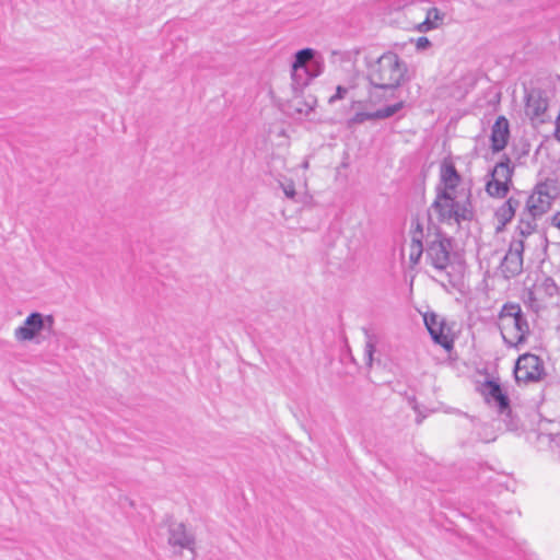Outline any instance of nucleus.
<instances>
[{
  "label": "nucleus",
  "mask_w": 560,
  "mask_h": 560,
  "mask_svg": "<svg viewBox=\"0 0 560 560\" xmlns=\"http://www.w3.org/2000/svg\"><path fill=\"white\" fill-rule=\"evenodd\" d=\"M451 240L443 235L435 226L433 231L428 226L425 235V255L430 265L439 273V282L443 288H455L460 275L455 266L450 264Z\"/></svg>",
  "instance_id": "nucleus-1"
},
{
  "label": "nucleus",
  "mask_w": 560,
  "mask_h": 560,
  "mask_svg": "<svg viewBox=\"0 0 560 560\" xmlns=\"http://www.w3.org/2000/svg\"><path fill=\"white\" fill-rule=\"evenodd\" d=\"M503 342L509 348L518 349L527 342L530 328L526 315L517 303H505L497 320Z\"/></svg>",
  "instance_id": "nucleus-2"
},
{
  "label": "nucleus",
  "mask_w": 560,
  "mask_h": 560,
  "mask_svg": "<svg viewBox=\"0 0 560 560\" xmlns=\"http://www.w3.org/2000/svg\"><path fill=\"white\" fill-rule=\"evenodd\" d=\"M407 66L395 52L387 51L371 62L368 79L376 89L395 90L406 78Z\"/></svg>",
  "instance_id": "nucleus-3"
},
{
  "label": "nucleus",
  "mask_w": 560,
  "mask_h": 560,
  "mask_svg": "<svg viewBox=\"0 0 560 560\" xmlns=\"http://www.w3.org/2000/svg\"><path fill=\"white\" fill-rule=\"evenodd\" d=\"M429 215L430 218L435 217L439 222L450 225L471 220L472 209L469 196L436 194Z\"/></svg>",
  "instance_id": "nucleus-4"
},
{
  "label": "nucleus",
  "mask_w": 560,
  "mask_h": 560,
  "mask_svg": "<svg viewBox=\"0 0 560 560\" xmlns=\"http://www.w3.org/2000/svg\"><path fill=\"white\" fill-rule=\"evenodd\" d=\"M55 325L52 315H45L39 312H32L24 319L22 325L13 331V337L18 342H40L44 332L51 334Z\"/></svg>",
  "instance_id": "nucleus-5"
},
{
  "label": "nucleus",
  "mask_w": 560,
  "mask_h": 560,
  "mask_svg": "<svg viewBox=\"0 0 560 560\" xmlns=\"http://www.w3.org/2000/svg\"><path fill=\"white\" fill-rule=\"evenodd\" d=\"M544 374V362L538 355L524 353L518 357L514 368V376L517 383L537 382Z\"/></svg>",
  "instance_id": "nucleus-6"
},
{
  "label": "nucleus",
  "mask_w": 560,
  "mask_h": 560,
  "mask_svg": "<svg viewBox=\"0 0 560 560\" xmlns=\"http://www.w3.org/2000/svg\"><path fill=\"white\" fill-rule=\"evenodd\" d=\"M436 194L448 196H468L462 187V176L452 163L443 162L440 166V178Z\"/></svg>",
  "instance_id": "nucleus-7"
},
{
  "label": "nucleus",
  "mask_w": 560,
  "mask_h": 560,
  "mask_svg": "<svg viewBox=\"0 0 560 560\" xmlns=\"http://www.w3.org/2000/svg\"><path fill=\"white\" fill-rule=\"evenodd\" d=\"M313 48H303L295 52L291 67L292 89L301 92L311 83V74L307 70V62L313 58Z\"/></svg>",
  "instance_id": "nucleus-8"
},
{
  "label": "nucleus",
  "mask_w": 560,
  "mask_h": 560,
  "mask_svg": "<svg viewBox=\"0 0 560 560\" xmlns=\"http://www.w3.org/2000/svg\"><path fill=\"white\" fill-rule=\"evenodd\" d=\"M555 196L548 184H538L526 201V213L533 219L542 217L549 211Z\"/></svg>",
  "instance_id": "nucleus-9"
},
{
  "label": "nucleus",
  "mask_w": 560,
  "mask_h": 560,
  "mask_svg": "<svg viewBox=\"0 0 560 560\" xmlns=\"http://www.w3.org/2000/svg\"><path fill=\"white\" fill-rule=\"evenodd\" d=\"M410 234V243L401 249V255L404 257L407 255L410 266L413 267L419 262L424 252L427 235V232H424V225L419 221V219L412 220Z\"/></svg>",
  "instance_id": "nucleus-10"
},
{
  "label": "nucleus",
  "mask_w": 560,
  "mask_h": 560,
  "mask_svg": "<svg viewBox=\"0 0 560 560\" xmlns=\"http://www.w3.org/2000/svg\"><path fill=\"white\" fill-rule=\"evenodd\" d=\"M423 320L433 341L445 350H451L453 339L450 337V328L446 326L444 318L433 312H427L423 315Z\"/></svg>",
  "instance_id": "nucleus-11"
},
{
  "label": "nucleus",
  "mask_w": 560,
  "mask_h": 560,
  "mask_svg": "<svg viewBox=\"0 0 560 560\" xmlns=\"http://www.w3.org/2000/svg\"><path fill=\"white\" fill-rule=\"evenodd\" d=\"M525 245L518 240H512L508 253L502 259L501 269L506 278L517 276L523 270V253Z\"/></svg>",
  "instance_id": "nucleus-12"
},
{
  "label": "nucleus",
  "mask_w": 560,
  "mask_h": 560,
  "mask_svg": "<svg viewBox=\"0 0 560 560\" xmlns=\"http://www.w3.org/2000/svg\"><path fill=\"white\" fill-rule=\"evenodd\" d=\"M483 394L487 402L494 406L499 412L503 413L510 409L509 397L499 383L494 381L486 382Z\"/></svg>",
  "instance_id": "nucleus-13"
},
{
  "label": "nucleus",
  "mask_w": 560,
  "mask_h": 560,
  "mask_svg": "<svg viewBox=\"0 0 560 560\" xmlns=\"http://www.w3.org/2000/svg\"><path fill=\"white\" fill-rule=\"evenodd\" d=\"M404 107V102L388 105L375 112H357L349 120L350 125H361L368 120H377L392 117Z\"/></svg>",
  "instance_id": "nucleus-14"
},
{
  "label": "nucleus",
  "mask_w": 560,
  "mask_h": 560,
  "mask_svg": "<svg viewBox=\"0 0 560 560\" xmlns=\"http://www.w3.org/2000/svg\"><path fill=\"white\" fill-rule=\"evenodd\" d=\"M168 542L182 549L195 551V537L187 532L183 523L173 524L170 529Z\"/></svg>",
  "instance_id": "nucleus-15"
},
{
  "label": "nucleus",
  "mask_w": 560,
  "mask_h": 560,
  "mask_svg": "<svg viewBox=\"0 0 560 560\" xmlns=\"http://www.w3.org/2000/svg\"><path fill=\"white\" fill-rule=\"evenodd\" d=\"M510 137L509 121L505 117L500 116L491 129V148L494 152L503 150Z\"/></svg>",
  "instance_id": "nucleus-16"
},
{
  "label": "nucleus",
  "mask_w": 560,
  "mask_h": 560,
  "mask_svg": "<svg viewBox=\"0 0 560 560\" xmlns=\"http://www.w3.org/2000/svg\"><path fill=\"white\" fill-rule=\"evenodd\" d=\"M558 295V287L551 278H545L530 292L534 302L546 303Z\"/></svg>",
  "instance_id": "nucleus-17"
},
{
  "label": "nucleus",
  "mask_w": 560,
  "mask_h": 560,
  "mask_svg": "<svg viewBox=\"0 0 560 560\" xmlns=\"http://www.w3.org/2000/svg\"><path fill=\"white\" fill-rule=\"evenodd\" d=\"M548 102L538 91H532L526 97L525 110L532 118L540 117L547 109Z\"/></svg>",
  "instance_id": "nucleus-18"
},
{
  "label": "nucleus",
  "mask_w": 560,
  "mask_h": 560,
  "mask_svg": "<svg viewBox=\"0 0 560 560\" xmlns=\"http://www.w3.org/2000/svg\"><path fill=\"white\" fill-rule=\"evenodd\" d=\"M536 219L529 217L526 212H524L520 219L518 225L515 229L514 235L512 240H518L526 246V242L536 232Z\"/></svg>",
  "instance_id": "nucleus-19"
},
{
  "label": "nucleus",
  "mask_w": 560,
  "mask_h": 560,
  "mask_svg": "<svg viewBox=\"0 0 560 560\" xmlns=\"http://www.w3.org/2000/svg\"><path fill=\"white\" fill-rule=\"evenodd\" d=\"M520 206L517 199L510 197L503 205H501L495 211V219L500 226L498 230L504 228L515 215V212Z\"/></svg>",
  "instance_id": "nucleus-20"
},
{
  "label": "nucleus",
  "mask_w": 560,
  "mask_h": 560,
  "mask_svg": "<svg viewBox=\"0 0 560 560\" xmlns=\"http://www.w3.org/2000/svg\"><path fill=\"white\" fill-rule=\"evenodd\" d=\"M511 185L498 179L495 177H492L489 175V179L486 183V191L489 196L494 198H504L509 190Z\"/></svg>",
  "instance_id": "nucleus-21"
},
{
  "label": "nucleus",
  "mask_w": 560,
  "mask_h": 560,
  "mask_svg": "<svg viewBox=\"0 0 560 560\" xmlns=\"http://www.w3.org/2000/svg\"><path fill=\"white\" fill-rule=\"evenodd\" d=\"M513 172L514 167L511 165V161L505 159L497 163L489 175L512 185Z\"/></svg>",
  "instance_id": "nucleus-22"
},
{
  "label": "nucleus",
  "mask_w": 560,
  "mask_h": 560,
  "mask_svg": "<svg viewBox=\"0 0 560 560\" xmlns=\"http://www.w3.org/2000/svg\"><path fill=\"white\" fill-rule=\"evenodd\" d=\"M325 69L323 57L314 50L313 58L307 62V70L311 74V81L319 77Z\"/></svg>",
  "instance_id": "nucleus-23"
},
{
  "label": "nucleus",
  "mask_w": 560,
  "mask_h": 560,
  "mask_svg": "<svg viewBox=\"0 0 560 560\" xmlns=\"http://www.w3.org/2000/svg\"><path fill=\"white\" fill-rule=\"evenodd\" d=\"M365 334V348H364V358L368 365H372L373 355L375 352V340L374 337L370 334L368 329H364Z\"/></svg>",
  "instance_id": "nucleus-24"
},
{
  "label": "nucleus",
  "mask_w": 560,
  "mask_h": 560,
  "mask_svg": "<svg viewBox=\"0 0 560 560\" xmlns=\"http://www.w3.org/2000/svg\"><path fill=\"white\" fill-rule=\"evenodd\" d=\"M432 18H434V20L439 19V11L435 8H432L427 12L425 20L419 24L418 30L420 32H428L434 28L436 24L434 21H432Z\"/></svg>",
  "instance_id": "nucleus-25"
},
{
  "label": "nucleus",
  "mask_w": 560,
  "mask_h": 560,
  "mask_svg": "<svg viewBox=\"0 0 560 560\" xmlns=\"http://www.w3.org/2000/svg\"><path fill=\"white\" fill-rule=\"evenodd\" d=\"M280 186H281L282 191L287 198H289V199L295 198L296 191H295V185H294L293 180L283 182L280 184Z\"/></svg>",
  "instance_id": "nucleus-26"
},
{
  "label": "nucleus",
  "mask_w": 560,
  "mask_h": 560,
  "mask_svg": "<svg viewBox=\"0 0 560 560\" xmlns=\"http://www.w3.org/2000/svg\"><path fill=\"white\" fill-rule=\"evenodd\" d=\"M348 91H349V90H348V88L342 86V85H338V86L336 88V92H335V94H334V95H331V96L328 98V103H329V104H334V103H336V102H338V101L343 100V98L347 96Z\"/></svg>",
  "instance_id": "nucleus-27"
},
{
  "label": "nucleus",
  "mask_w": 560,
  "mask_h": 560,
  "mask_svg": "<svg viewBox=\"0 0 560 560\" xmlns=\"http://www.w3.org/2000/svg\"><path fill=\"white\" fill-rule=\"evenodd\" d=\"M416 46L418 49H424L430 46V40L427 37H419Z\"/></svg>",
  "instance_id": "nucleus-28"
},
{
  "label": "nucleus",
  "mask_w": 560,
  "mask_h": 560,
  "mask_svg": "<svg viewBox=\"0 0 560 560\" xmlns=\"http://www.w3.org/2000/svg\"><path fill=\"white\" fill-rule=\"evenodd\" d=\"M395 10H399L407 4V0H388Z\"/></svg>",
  "instance_id": "nucleus-29"
},
{
  "label": "nucleus",
  "mask_w": 560,
  "mask_h": 560,
  "mask_svg": "<svg viewBox=\"0 0 560 560\" xmlns=\"http://www.w3.org/2000/svg\"><path fill=\"white\" fill-rule=\"evenodd\" d=\"M552 225L560 230V212H557L552 218Z\"/></svg>",
  "instance_id": "nucleus-30"
},
{
  "label": "nucleus",
  "mask_w": 560,
  "mask_h": 560,
  "mask_svg": "<svg viewBox=\"0 0 560 560\" xmlns=\"http://www.w3.org/2000/svg\"><path fill=\"white\" fill-rule=\"evenodd\" d=\"M302 167H303V168H308V161H305V162L302 164Z\"/></svg>",
  "instance_id": "nucleus-31"
}]
</instances>
